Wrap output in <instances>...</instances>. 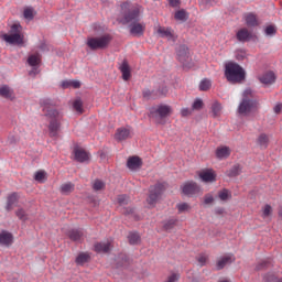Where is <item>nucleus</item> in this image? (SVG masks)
Here are the masks:
<instances>
[{
	"instance_id": "1",
	"label": "nucleus",
	"mask_w": 282,
	"mask_h": 282,
	"mask_svg": "<svg viewBox=\"0 0 282 282\" xmlns=\"http://www.w3.org/2000/svg\"><path fill=\"white\" fill-rule=\"evenodd\" d=\"M142 7L132 4L131 2H123L121 4V17L119 18L122 25H128L132 36H144L147 23L140 22V14Z\"/></svg>"
},
{
	"instance_id": "2",
	"label": "nucleus",
	"mask_w": 282,
	"mask_h": 282,
	"mask_svg": "<svg viewBox=\"0 0 282 282\" xmlns=\"http://www.w3.org/2000/svg\"><path fill=\"white\" fill-rule=\"evenodd\" d=\"M43 116L48 120V135L50 138H58V131H61V122H63V113L58 112L52 100L43 99L41 101Z\"/></svg>"
},
{
	"instance_id": "3",
	"label": "nucleus",
	"mask_w": 282,
	"mask_h": 282,
	"mask_svg": "<svg viewBox=\"0 0 282 282\" xmlns=\"http://www.w3.org/2000/svg\"><path fill=\"white\" fill-rule=\"evenodd\" d=\"M225 77L228 83H243L246 80V70L239 64L229 62L225 65Z\"/></svg>"
},
{
	"instance_id": "4",
	"label": "nucleus",
	"mask_w": 282,
	"mask_h": 282,
	"mask_svg": "<svg viewBox=\"0 0 282 282\" xmlns=\"http://www.w3.org/2000/svg\"><path fill=\"white\" fill-rule=\"evenodd\" d=\"M173 113V108L169 105H160L150 108V118L154 120L156 124H166V118Z\"/></svg>"
},
{
	"instance_id": "5",
	"label": "nucleus",
	"mask_w": 282,
	"mask_h": 282,
	"mask_svg": "<svg viewBox=\"0 0 282 282\" xmlns=\"http://www.w3.org/2000/svg\"><path fill=\"white\" fill-rule=\"evenodd\" d=\"M23 28L21 24L15 23L10 29V34L4 33L1 35L2 41L9 43V45H23L24 35L22 33Z\"/></svg>"
},
{
	"instance_id": "6",
	"label": "nucleus",
	"mask_w": 282,
	"mask_h": 282,
	"mask_svg": "<svg viewBox=\"0 0 282 282\" xmlns=\"http://www.w3.org/2000/svg\"><path fill=\"white\" fill-rule=\"evenodd\" d=\"M164 191H166L165 183H156L155 185L150 186L149 196L147 198V203L150 208H154L158 202H160Z\"/></svg>"
},
{
	"instance_id": "7",
	"label": "nucleus",
	"mask_w": 282,
	"mask_h": 282,
	"mask_svg": "<svg viewBox=\"0 0 282 282\" xmlns=\"http://www.w3.org/2000/svg\"><path fill=\"white\" fill-rule=\"evenodd\" d=\"M111 43V35L106 34L100 37H88L87 46L90 50H105Z\"/></svg>"
},
{
	"instance_id": "8",
	"label": "nucleus",
	"mask_w": 282,
	"mask_h": 282,
	"mask_svg": "<svg viewBox=\"0 0 282 282\" xmlns=\"http://www.w3.org/2000/svg\"><path fill=\"white\" fill-rule=\"evenodd\" d=\"M254 109H259V102L252 99L242 98L240 105L238 106V113L240 116H248Z\"/></svg>"
},
{
	"instance_id": "9",
	"label": "nucleus",
	"mask_w": 282,
	"mask_h": 282,
	"mask_svg": "<svg viewBox=\"0 0 282 282\" xmlns=\"http://www.w3.org/2000/svg\"><path fill=\"white\" fill-rule=\"evenodd\" d=\"M181 191H182L183 195H186L187 197H193V195H197V194L202 193V188H199L197 183H195L193 181L184 183L181 186Z\"/></svg>"
},
{
	"instance_id": "10",
	"label": "nucleus",
	"mask_w": 282,
	"mask_h": 282,
	"mask_svg": "<svg viewBox=\"0 0 282 282\" xmlns=\"http://www.w3.org/2000/svg\"><path fill=\"white\" fill-rule=\"evenodd\" d=\"M177 59L182 63L183 67H188V61H191V55L188 53V47L186 45H181L177 50Z\"/></svg>"
},
{
	"instance_id": "11",
	"label": "nucleus",
	"mask_w": 282,
	"mask_h": 282,
	"mask_svg": "<svg viewBox=\"0 0 282 282\" xmlns=\"http://www.w3.org/2000/svg\"><path fill=\"white\" fill-rule=\"evenodd\" d=\"M158 34L162 39H167V41H172L173 43H175V41H177V37L175 36V33H173V30H171L169 28L160 26L158 29Z\"/></svg>"
},
{
	"instance_id": "12",
	"label": "nucleus",
	"mask_w": 282,
	"mask_h": 282,
	"mask_svg": "<svg viewBox=\"0 0 282 282\" xmlns=\"http://www.w3.org/2000/svg\"><path fill=\"white\" fill-rule=\"evenodd\" d=\"M236 39L240 43H248V41L252 40V32H250L246 28H242V29L238 30V32L236 33Z\"/></svg>"
},
{
	"instance_id": "13",
	"label": "nucleus",
	"mask_w": 282,
	"mask_h": 282,
	"mask_svg": "<svg viewBox=\"0 0 282 282\" xmlns=\"http://www.w3.org/2000/svg\"><path fill=\"white\" fill-rule=\"evenodd\" d=\"M129 138H131V129H129V128L117 129V131L115 133V140H117V142H122L124 140H129Z\"/></svg>"
},
{
	"instance_id": "14",
	"label": "nucleus",
	"mask_w": 282,
	"mask_h": 282,
	"mask_svg": "<svg viewBox=\"0 0 282 282\" xmlns=\"http://www.w3.org/2000/svg\"><path fill=\"white\" fill-rule=\"evenodd\" d=\"M94 248H95V252L107 253L111 251V249L113 248V245L111 240H107V241L95 243Z\"/></svg>"
},
{
	"instance_id": "15",
	"label": "nucleus",
	"mask_w": 282,
	"mask_h": 282,
	"mask_svg": "<svg viewBox=\"0 0 282 282\" xmlns=\"http://www.w3.org/2000/svg\"><path fill=\"white\" fill-rule=\"evenodd\" d=\"M235 261V256L234 254H226L221 257L216 264L217 270H224L226 265H230Z\"/></svg>"
},
{
	"instance_id": "16",
	"label": "nucleus",
	"mask_w": 282,
	"mask_h": 282,
	"mask_svg": "<svg viewBox=\"0 0 282 282\" xmlns=\"http://www.w3.org/2000/svg\"><path fill=\"white\" fill-rule=\"evenodd\" d=\"M199 177L203 182H216L217 174L213 170H203L199 173Z\"/></svg>"
},
{
	"instance_id": "17",
	"label": "nucleus",
	"mask_w": 282,
	"mask_h": 282,
	"mask_svg": "<svg viewBox=\"0 0 282 282\" xmlns=\"http://www.w3.org/2000/svg\"><path fill=\"white\" fill-rule=\"evenodd\" d=\"M74 155L77 162H87V160H89V153H87L83 148H75Z\"/></svg>"
},
{
	"instance_id": "18",
	"label": "nucleus",
	"mask_w": 282,
	"mask_h": 282,
	"mask_svg": "<svg viewBox=\"0 0 282 282\" xmlns=\"http://www.w3.org/2000/svg\"><path fill=\"white\" fill-rule=\"evenodd\" d=\"M243 19L246 21V25L248 28H257L259 25V19H257V14L249 12L243 15Z\"/></svg>"
},
{
	"instance_id": "19",
	"label": "nucleus",
	"mask_w": 282,
	"mask_h": 282,
	"mask_svg": "<svg viewBox=\"0 0 282 282\" xmlns=\"http://www.w3.org/2000/svg\"><path fill=\"white\" fill-rule=\"evenodd\" d=\"M127 166L130 171H135L142 166V160L140 156H130L127 161Z\"/></svg>"
},
{
	"instance_id": "20",
	"label": "nucleus",
	"mask_w": 282,
	"mask_h": 282,
	"mask_svg": "<svg viewBox=\"0 0 282 282\" xmlns=\"http://www.w3.org/2000/svg\"><path fill=\"white\" fill-rule=\"evenodd\" d=\"M19 204V194L18 193H12L7 197V206L6 210L10 212L13 210L14 206Z\"/></svg>"
},
{
	"instance_id": "21",
	"label": "nucleus",
	"mask_w": 282,
	"mask_h": 282,
	"mask_svg": "<svg viewBox=\"0 0 282 282\" xmlns=\"http://www.w3.org/2000/svg\"><path fill=\"white\" fill-rule=\"evenodd\" d=\"M67 237L70 239V241H83L85 232H83V229H70L67 232Z\"/></svg>"
},
{
	"instance_id": "22",
	"label": "nucleus",
	"mask_w": 282,
	"mask_h": 282,
	"mask_svg": "<svg viewBox=\"0 0 282 282\" xmlns=\"http://www.w3.org/2000/svg\"><path fill=\"white\" fill-rule=\"evenodd\" d=\"M13 239L12 234L9 231L0 232V246H12Z\"/></svg>"
},
{
	"instance_id": "23",
	"label": "nucleus",
	"mask_w": 282,
	"mask_h": 282,
	"mask_svg": "<svg viewBox=\"0 0 282 282\" xmlns=\"http://www.w3.org/2000/svg\"><path fill=\"white\" fill-rule=\"evenodd\" d=\"M216 158H218V160H226L227 158H230V148L228 147L217 148Z\"/></svg>"
},
{
	"instance_id": "24",
	"label": "nucleus",
	"mask_w": 282,
	"mask_h": 282,
	"mask_svg": "<svg viewBox=\"0 0 282 282\" xmlns=\"http://www.w3.org/2000/svg\"><path fill=\"white\" fill-rule=\"evenodd\" d=\"M260 83L263 85H272L276 80V76H274L273 72L265 73L259 78Z\"/></svg>"
},
{
	"instance_id": "25",
	"label": "nucleus",
	"mask_w": 282,
	"mask_h": 282,
	"mask_svg": "<svg viewBox=\"0 0 282 282\" xmlns=\"http://www.w3.org/2000/svg\"><path fill=\"white\" fill-rule=\"evenodd\" d=\"M0 96H2V98H7L8 100H14L15 98L14 90L8 86L0 87Z\"/></svg>"
},
{
	"instance_id": "26",
	"label": "nucleus",
	"mask_w": 282,
	"mask_h": 282,
	"mask_svg": "<svg viewBox=\"0 0 282 282\" xmlns=\"http://www.w3.org/2000/svg\"><path fill=\"white\" fill-rule=\"evenodd\" d=\"M257 144L260 149H268V144H270V138L265 133H261L257 139Z\"/></svg>"
},
{
	"instance_id": "27",
	"label": "nucleus",
	"mask_w": 282,
	"mask_h": 282,
	"mask_svg": "<svg viewBox=\"0 0 282 282\" xmlns=\"http://www.w3.org/2000/svg\"><path fill=\"white\" fill-rule=\"evenodd\" d=\"M119 69L122 74L123 80H129V78H131V68L129 67V63L123 62Z\"/></svg>"
},
{
	"instance_id": "28",
	"label": "nucleus",
	"mask_w": 282,
	"mask_h": 282,
	"mask_svg": "<svg viewBox=\"0 0 282 282\" xmlns=\"http://www.w3.org/2000/svg\"><path fill=\"white\" fill-rule=\"evenodd\" d=\"M75 185L72 182H67L61 185L59 192L62 195H69L70 193H74Z\"/></svg>"
},
{
	"instance_id": "29",
	"label": "nucleus",
	"mask_w": 282,
	"mask_h": 282,
	"mask_svg": "<svg viewBox=\"0 0 282 282\" xmlns=\"http://www.w3.org/2000/svg\"><path fill=\"white\" fill-rule=\"evenodd\" d=\"M89 259H91L89 253L82 252L77 256L75 263H77V265H85V263L89 262Z\"/></svg>"
},
{
	"instance_id": "30",
	"label": "nucleus",
	"mask_w": 282,
	"mask_h": 282,
	"mask_svg": "<svg viewBox=\"0 0 282 282\" xmlns=\"http://www.w3.org/2000/svg\"><path fill=\"white\" fill-rule=\"evenodd\" d=\"M142 96L145 100H155V98H158V91L145 88L142 91Z\"/></svg>"
},
{
	"instance_id": "31",
	"label": "nucleus",
	"mask_w": 282,
	"mask_h": 282,
	"mask_svg": "<svg viewBox=\"0 0 282 282\" xmlns=\"http://www.w3.org/2000/svg\"><path fill=\"white\" fill-rule=\"evenodd\" d=\"M174 19L176 21H182V22L188 21V13L186 12V10L181 9V10L175 12Z\"/></svg>"
},
{
	"instance_id": "32",
	"label": "nucleus",
	"mask_w": 282,
	"mask_h": 282,
	"mask_svg": "<svg viewBox=\"0 0 282 282\" xmlns=\"http://www.w3.org/2000/svg\"><path fill=\"white\" fill-rule=\"evenodd\" d=\"M28 63L31 67H37L41 63V55L39 53L29 56Z\"/></svg>"
},
{
	"instance_id": "33",
	"label": "nucleus",
	"mask_w": 282,
	"mask_h": 282,
	"mask_svg": "<svg viewBox=\"0 0 282 282\" xmlns=\"http://www.w3.org/2000/svg\"><path fill=\"white\" fill-rule=\"evenodd\" d=\"M221 104H219V101H215L212 105V113H213V118H219V116H221Z\"/></svg>"
},
{
	"instance_id": "34",
	"label": "nucleus",
	"mask_w": 282,
	"mask_h": 282,
	"mask_svg": "<svg viewBox=\"0 0 282 282\" xmlns=\"http://www.w3.org/2000/svg\"><path fill=\"white\" fill-rule=\"evenodd\" d=\"M210 87H213V82H210V79H207V78L203 79L199 84L200 91H208Z\"/></svg>"
},
{
	"instance_id": "35",
	"label": "nucleus",
	"mask_w": 282,
	"mask_h": 282,
	"mask_svg": "<svg viewBox=\"0 0 282 282\" xmlns=\"http://www.w3.org/2000/svg\"><path fill=\"white\" fill-rule=\"evenodd\" d=\"M35 182H40V184H43L45 180H47V173L45 171H37L34 175Z\"/></svg>"
},
{
	"instance_id": "36",
	"label": "nucleus",
	"mask_w": 282,
	"mask_h": 282,
	"mask_svg": "<svg viewBox=\"0 0 282 282\" xmlns=\"http://www.w3.org/2000/svg\"><path fill=\"white\" fill-rule=\"evenodd\" d=\"M176 208L178 210V215H182V213H189L191 205L188 203H178Z\"/></svg>"
},
{
	"instance_id": "37",
	"label": "nucleus",
	"mask_w": 282,
	"mask_h": 282,
	"mask_svg": "<svg viewBox=\"0 0 282 282\" xmlns=\"http://www.w3.org/2000/svg\"><path fill=\"white\" fill-rule=\"evenodd\" d=\"M129 239V243H131V246H135L138 243H140V235L138 232H130L128 236Z\"/></svg>"
},
{
	"instance_id": "38",
	"label": "nucleus",
	"mask_w": 282,
	"mask_h": 282,
	"mask_svg": "<svg viewBox=\"0 0 282 282\" xmlns=\"http://www.w3.org/2000/svg\"><path fill=\"white\" fill-rule=\"evenodd\" d=\"M241 173V166L240 165H234L229 172H228V176L229 177H237V175H239Z\"/></svg>"
},
{
	"instance_id": "39",
	"label": "nucleus",
	"mask_w": 282,
	"mask_h": 282,
	"mask_svg": "<svg viewBox=\"0 0 282 282\" xmlns=\"http://www.w3.org/2000/svg\"><path fill=\"white\" fill-rule=\"evenodd\" d=\"M218 197L219 199H221V202H226L227 199H230L231 194L230 191L228 189H223L218 193Z\"/></svg>"
},
{
	"instance_id": "40",
	"label": "nucleus",
	"mask_w": 282,
	"mask_h": 282,
	"mask_svg": "<svg viewBox=\"0 0 282 282\" xmlns=\"http://www.w3.org/2000/svg\"><path fill=\"white\" fill-rule=\"evenodd\" d=\"M117 202H118L119 206H127V204H129L130 199H129V196L121 194L117 197Z\"/></svg>"
},
{
	"instance_id": "41",
	"label": "nucleus",
	"mask_w": 282,
	"mask_h": 282,
	"mask_svg": "<svg viewBox=\"0 0 282 282\" xmlns=\"http://www.w3.org/2000/svg\"><path fill=\"white\" fill-rule=\"evenodd\" d=\"M15 215L19 219H21V221H28V213L25 212V209L20 208L15 212Z\"/></svg>"
},
{
	"instance_id": "42",
	"label": "nucleus",
	"mask_w": 282,
	"mask_h": 282,
	"mask_svg": "<svg viewBox=\"0 0 282 282\" xmlns=\"http://www.w3.org/2000/svg\"><path fill=\"white\" fill-rule=\"evenodd\" d=\"M176 224H177V219L172 218V219L167 220L164 224V229L165 230H173V228H175Z\"/></svg>"
},
{
	"instance_id": "43",
	"label": "nucleus",
	"mask_w": 282,
	"mask_h": 282,
	"mask_svg": "<svg viewBox=\"0 0 282 282\" xmlns=\"http://www.w3.org/2000/svg\"><path fill=\"white\" fill-rule=\"evenodd\" d=\"M204 107V101L202 99H195V101L192 105V109L194 111H199V109H203Z\"/></svg>"
},
{
	"instance_id": "44",
	"label": "nucleus",
	"mask_w": 282,
	"mask_h": 282,
	"mask_svg": "<svg viewBox=\"0 0 282 282\" xmlns=\"http://www.w3.org/2000/svg\"><path fill=\"white\" fill-rule=\"evenodd\" d=\"M272 216V206L265 205L263 210H262V217L263 219H268V217Z\"/></svg>"
},
{
	"instance_id": "45",
	"label": "nucleus",
	"mask_w": 282,
	"mask_h": 282,
	"mask_svg": "<svg viewBox=\"0 0 282 282\" xmlns=\"http://www.w3.org/2000/svg\"><path fill=\"white\" fill-rule=\"evenodd\" d=\"M24 19H28L29 21H32L34 19V10L32 8H28L24 10L23 13Z\"/></svg>"
},
{
	"instance_id": "46",
	"label": "nucleus",
	"mask_w": 282,
	"mask_h": 282,
	"mask_svg": "<svg viewBox=\"0 0 282 282\" xmlns=\"http://www.w3.org/2000/svg\"><path fill=\"white\" fill-rule=\"evenodd\" d=\"M93 188L94 191H102V188H105V182L100 180H95V182L93 183Z\"/></svg>"
},
{
	"instance_id": "47",
	"label": "nucleus",
	"mask_w": 282,
	"mask_h": 282,
	"mask_svg": "<svg viewBox=\"0 0 282 282\" xmlns=\"http://www.w3.org/2000/svg\"><path fill=\"white\" fill-rule=\"evenodd\" d=\"M73 107L75 111H77L78 113H83V101H80V99L75 100Z\"/></svg>"
},
{
	"instance_id": "48",
	"label": "nucleus",
	"mask_w": 282,
	"mask_h": 282,
	"mask_svg": "<svg viewBox=\"0 0 282 282\" xmlns=\"http://www.w3.org/2000/svg\"><path fill=\"white\" fill-rule=\"evenodd\" d=\"M197 261H198V264H199L200 267H204V265H206V263H208V256H206V254H199V256L197 257Z\"/></svg>"
},
{
	"instance_id": "49",
	"label": "nucleus",
	"mask_w": 282,
	"mask_h": 282,
	"mask_svg": "<svg viewBox=\"0 0 282 282\" xmlns=\"http://www.w3.org/2000/svg\"><path fill=\"white\" fill-rule=\"evenodd\" d=\"M264 32L267 36H274V34H276V28H274V25H269L265 28Z\"/></svg>"
},
{
	"instance_id": "50",
	"label": "nucleus",
	"mask_w": 282,
	"mask_h": 282,
	"mask_svg": "<svg viewBox=\"0 0 282 282\" xmlns=\"http://www.w3.org/2000/svg\"><path fill=\"white\" fill-rule=\"evenodd\" d=\"M252 96H254V93L250 88H247L242 94V98H246V100H250Z\"/></svg>"
},
{
	"instance_id": "51",
	"label": "nucleus",
	"mask_w": 282,
	"mask_h": 282,
	"mask_svg": "<svg viewBox=\"0 0 282 282\" xmlns=\"http://www.w3.org/2000/svg\"><path fill=\"white\" fill-rule=\"evenodd\" d=\"M213 202H215V198L213 197V195L206 194V195H205L204 203H205V204H213Z\"/></svg>"
},
{
	"instance_id": "52",
	"label": "nucleus",
	"mask_w": 282,
	"mask_h": 282,
	"mask_svg": "<svg viewBox=\"0 0 282 282\" xmlns=\"http://www.w3.org/2000/svg\"><path fill=\"white\" fill-rule=\"evenodd\" d=\"M62 89H69L72 87V80L62 82Z\"/></svg>"
},
{
	"instance_id": "53",
	"label": "nucleus",
	"mask_w": 282,
	"mask_h": 282,
	"mask_svg": "<svg viewBox=\"0 0 282 282\" xmlns=\"http://www.w3.org/2000/svg\"><path fill=\"white\" fill-rule=\"evenodd\" d=\"M70 87L73 89H80V82L79 80H70Z\"/></svg>"
},
{
	"instance_id": "54",
	"label": "nucleus",
	"mask_w": 282,
	"mask_h": 282,
	"mask_svg": "<svg viewBox=\"0 0 282 282\" xmlns=\"http://www.w3.org/2000/svg\"><path fill=\"white\" fill-rule=\"evenodd\" d=\"M192 111L188 108H182L181 109V116H183V118H186V116H191Z\"/></svg>"
},
{
	"instance_id": "55",
	"label": "nucleus",
	"mask_w": 282,
	"mask_h": 282,
	"mask_svg": "<svg viewBox=\"0 0 282 282\" xmlns=\"http://www.w3.org/2000/svg\"><path fill=\"white\" fill-rule=\"evenodd\" d=\"M169 3L172 8H177V6H180V0H169Z\"/></svg>"
},
{
	"instance_id": "56",
	"label": "nucleus",
	"mask_w": 282,
	"mask_h": 282,
	"mask_svg": "<svg viewBox=\"0 0 282 282\" xmlns=\"http://www.w3.org/2000/svg\"><path fill=\"white\" fill-rule=\"evenodd\" d=\"M156 93H158V98H159V96H166V94H169V89L162 88L161 90H159Z\"/></svg>"
},
{
	"instance_id": "57",
	"label": "nucleus",
	"mask_w": 282,
	"mask_h": 282,
	"mask_svg": "<svg viewBox=\"0 0 282 282\" xmlns=\"http://www.w3.org/2000/svg\"><path fill=\"white\" fill-rule=\"evenodd\" d=\"M274 113H281L282 111V104H278L275 105V107L273 108Z\"/></svg>"
},
{
	"instance_id": "58",
	"label": "nucleus",
	"mask_w": 282,
	"mask_h": 282,
	"mask_svg": "<svg viewBox=\"0 0 282 282\" xmlns=\"http://www.w3.org/2000/svg\"><path fill=\"white\" fill-rule=\"evenodd\" d=\"M40 50H42V52H45V50H47V44L42 43Z\"/></svg>"
},
{
	"instance_id": "59",
	"label": "nucleus",
	"mask_w": 282,
	"mask_h": 282,
	"mask_svg": "<svg viewBox=\"0 0 282 282\" xmlns=\"http://www.w3.org/2000/svg\"><path fill=\"white\" fill-rule=\"evenodd\" d=\"M210 1L213 0H200V3H203L204 6H208L210 4Z\"/></svg>"
},
{
	"instance_id": "60",
	"label": "nucleus",
	"mask_w": 282,
	"mask_h": 282,
	"mask_svg": "<svg viewBox=\"0 0 282 282\" xmlns=\"http://www.w3.org/2000/svg\"><path fill=\"white\" fill-rule=\"evenodd\" d=\"M263 268H265V262H262V263L258 267V270H261V269H263Z\"/></svg>"
},
{
	"instance_id": "61",
	"label": "nucleus",
	"mask_w": 282,
	"mask_h": 282,
	"mask_svg": "<svg viewBox=\"0 0 282 282\" xmlns=\"http://www.w3.org/2000/svg\"><path fill=\"white\" fill-rule=\"evenodd\" d=\"M32 74H36V72H34V70H31V72H30V76H32Z\"/></svg>"
},
{
	"instance_id": "62",
	"label": "nucleus",
	"mask_w": 282,
	"mask_h": 282,
	"mask_svg": "<svg viewBox=\"0 0 282 282\" xmlns=\"http://www.w3.org/2000/svg\"><path fill=\"white\" fill-rule=\"evenodd\" d=\"M219 282H230V281H228V280H221V281H219Z\"/></svg>"
}]
</instances>
